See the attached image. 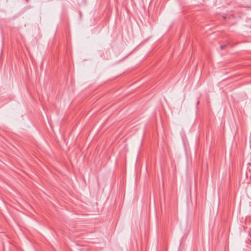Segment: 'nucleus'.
<instances>
[{"label":"nucleus","mask_w":251,"mask_h":251,"mask_svg":"<svg viewBox=\"0 0 251 251\" xmlns=\"http://www.w3.org/2000/svg\"><path fill=\"white\" fill-rule=\"evenodd\" d=\"M227 46V44H226L225 45H222L221 46V50H223L224 49H225L226 46Z\"/></svg>","instance_id":"nucleus-1"}]
</instances>
